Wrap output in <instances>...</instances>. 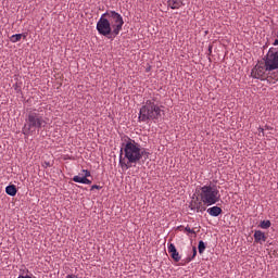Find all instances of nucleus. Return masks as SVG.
I'll list each match as a JSON object with an SVG mask.
<instances>
[{
    "label": "nucleus",
    "instance_id": "24",
    "mask_svg": "<svg viewBox=\"0 0 278 278\" xmlns=\"http://www.w3.org/2000/svg\"><path fill=\"white\" fill-rule=\"evenodd\" d=\"M262 134V136H264V128L260 127L258 128V136Z\"/></svg>",
    "mask_w": 278,
    "mask_h": 278
},
{
    "label": "nucleus",
    "instance_id": "5",
    "mask_svg": "<svg viewBox=\"0 0 278 278\" xmlns=\"http://www.w3.org/2000/svg\"><path fill=\"white\" fill-rule=\"evenodd\" d=\"M199 197L201 202L206 206L217 204L222 198L218 186L212 182L200 187Z\"/></svg>",
    "mask_w": 278,
    "mask_h": 278
},
{
    "label": "nucleus",
    "instance_id": "14",
    "mask_svg": "<svg viewBox=\"0 0 278 278\" xmlns=\"http://www.w3.org/2000/svg\"><path fill=\"white\" fill-rule=\"evenodd\" d=\"M5 193L9 195V197H12L14 198L16 194H17V188L16 186L14 185H9L5 187Z\"/></svg>",
    "mask_w": 278,
    "mask_h": 278
},
{
    "label": "nucleus",
    "instance_id": "15",
    "mask_svg": "<svg viewBox=\"0 0 278 278\" xmlns=\"http://www.w3.org/2000/svg\"><path fill=\"white\" fill-rule=\"evenodd\" d=\"M22 37H23L24 39H26V35H23V34H14V35H12V36L10 37V41L13 42V43H15V42L20 41V40L22 39Z\"/></svg>",
    "mask_w": 278,
    "mask_h": 278
},
{
    "label": "nucleus",
    "instance_id": "7",
    "mask_svg": "<svg viewBox=\"0 0 278 278\" xmlns=\"http://www.w3.org/2000/svg\"><path fill=\"white\" fill-rule=\"evenodd\" d=\"M251 76L253 78L264 80V78H266V65H256L255 67H253L251 71Z\"/></svg>",
    "mask_w": 278,
    "mask_h": 278
},
{
    "label": "nucleus",
    "instance_id": "22",
    "mask_svg": "<svg viewBox=\"0 0 278 278\" xmlns=\"http://www.w3.org/2000/svg\"><path fill=\"white\" fill-rule=\"evenodd\" d=\"M192 261H194V257H193V256H188V257H186V260H185V264H189V263H191Z\"/></svg>",
    "mask_w": 278,
    "mask_h": 278
},
{
    "label": "nucleus",
    "instance_id": "12",
    "mask_svg": "<svg viewBox=\"0 0 278 278\" xmlns=\"http://www.w3.org/2000/svg\"><path fill=\"white\" fill-rule=\"evenodd\" d=\"M167 5L173 10H178L184 5V0H167Z\"/></svg>",
    "mask_w": 278,
    "mask_h": 278
},
{
    "label": "nucleus",
    "instance_id": "6",
    "mask_svg": "<svg viewBox=\"0 0 278 278\" xmlns=\"http://www.w3.org/2000/svg\"><path fill=\"white\" fill-rule=\"evenodd\" d=\"M265 70L268 72L278 70V51L270 48L265 56Z\"/></svg>",
    "mask_w": 278,
    "mask_h": 278
},
{
    "label": "nucleus",
    "instance_id": "21",
    "mask_svg": "<svg viewBox=\"0 0 278 278\" xmlns=\"http://www.w3.org/2000/svg\"><path fill=\"white\" fill-rule=\"evenodd\" d=\"M197 255H198V249H197V247H193L192 248V258H195Z\"/></svg>",
    "mask_w": 278,
    "mask_h": 278
},
{
    "label": "nucleus",
    "instance_id": "4",
    "mask_svg": "<svg viewBox=\"0 0 278 278\" xmlns=\"http://www.w3.org/2000/svg\"><path fill=\"white\" fill-rule=\"evenodd\" d=\"M48 118L43 116V114L39 113L36 109L29 111L26 116V124L23 128V135L29 136V134H34L36 129H42V127H47Z\"/></svg>",
    "mask_w": 278,
    "mask_h": 278
},
{
    "label": "nucleus",
    "instance_id": "2",
    "mask_svg": "<svg viewBox=\"0 0 278 278\" xmlns=\"http://www.w3.org/2000/svg\"><path fill=\"white\" fill-rule=\"evenodd\" d=\"M125 21L122 14L116 11H108L101 14L97 22L96 29L100 36L115 39L123 30Z\"/></svg>",
    "mask_w": 278,
    "mask_h": 278
},
{
    "label": "nucleus",
    "instance_id": "25",
    "mask_svg": "<svg viewBox=\"0 0 278 278\" xmlns=\"http://www.w3.org/2000/svg\"><path fill=\"white\" fill-rule=\"evenodd\" d=\"M212 53H213V46L210 45V46H208V54H212Z\"/></svg>",
    "mask_w": 278,
    "mask_h": 278
},
{
    "label": "nucleus",
    "instance_id": "8",
    "mask_svg": "<svg viewBox=\"0 0 278 278\" xmlns=\"http://www.w3.org/2000/svg\"><path fill=\"white\" fill-rule=\"evenodd\" d=\"M167 251H168V254H170V257L175 263H179L181 261V255L179 254V252L174 243H168Z\"/></svg>",
    "mask_w": 278,
    "mask_h": 278
},
{
    "label": "nucleus",
    "instance_id": "13",
    "mask_svg": "<svg viewBox=\"0 0 278 278\" xmlns=\"http://www.w3.org/2000/svg\"><path fill=\"white\" fill-rule=\"evenodd\" d=\"M73 181L75 184H80V185H87V186H90L92 185V180L86 178V177H80V176H74L73 177Z\"/></svg>",
    "mask_w": 278,
    "mask_h": 278
},
{
    "label": "nucleus",
    "instance_id": "17",
    "mask_svg": "<svg viewBox=\"0 0 278 278\" xmlns=\"http://www.w3.org/2000/svg\"><path fill=\"white\" fill-rule=\"evenodd\" d=\"M271 226L270 220H262L260 224V228L263 230H268Z\"/></svg>",
    "mask_w": 278,
    "mask_h": 278
},
{
    "label": "nucleus",
    "instance_id": "16",
    "mask_svg": "<svg viewBox=\"0 0 278 278\" xmlns=\"http://www.w3.org/2000/svg\"><path fill=\"white\" fill-rule=\"evenodd\" d=\"M205 250H206V243L203 240H200L198 244L199 254H204Z\"/></svg>",
    "mask_w": 278,
    "mask_h": 278
},
{
    "label": "nucleus",
    "instance_id": "10",
    "mask_svg": "<svg viewBox=\"0 0 278 278\" xmlns=\"http://www.w3.org/2000/svg\"><path fill=\"white\" fill-rule=\"evenodd\" d=\"M207 214L211 217H219L223 214V208L219 206H212L207 208Z\"/></svg>",
    "mask_w": 278,
    "mask_h": 278
},
{
    "label": "nucleus",
    "instance_id": "26",
    "mask_svg": "<svg viewBox=\"0 0 278 278\" xmlns=\"http://www.w3.org/2000/svg\"><path fill=\"white\" fill-rule=\"evenodd\" d=\"M45 167H50V162H45Z\"/></svg>",
    "mask_w": 278,
    "mask_h": 278
},
{
    "label": "nucleus",
    "instance_id": "1",
    "mask_svg": "<svg viewBox=\"0 0 278 278\" xmlns=\"http://www.w3.org/2000/svg\"><path fill=\"white\" fill-rule=\"evenodd\" d=\"M151 153L147 149L142 148L135 139L128 138V140L122 144L118 166L123 172H127L134 165H137L143 157L148 160Z\"/></svg>",
    "mask_w": 278,
    "mask_h": 278
},
{
    "label": "nucleus",
    "instance_id": "20",
    "mask_svg": "<svg viewBox=\"0 0 278 278\" xmlns=\"http://www.w3.org/2000/svg\"><path fill=\"white\" fill-rule=\"evenodd\" d=\"M93 190H102V187L99 185H92L90 188V191H93Z\"/></svg>",
    "mask_w": 278,
    "mask_h": 278
},
{
    "label": "nucleus",
    "instance_id": "11",
    "mask_svg": "<svg viewBox=\"0 0 278 278\" xmlns=\"http://www.w3.org/2000/svg\"><path fill=\"white\" fill-rule=\"evenodd\" d=\"M189 208L197 213L202 212V202L199 201V199L192 200L189 204Z\"/></svg>",
    "mask_w": 278,
    "mask_h": 278
},
{
    "label": "nucleus",
    "instance_id": "19",
    "mask_svg": "<svg viewBox=\"0 0 278 278\" xmlns=\"http://www.w3.org/2000/svg\"><path fill=\"white\" fill-rule=\"evenodd\" d=\"M83 174H84L83 178L85 179H88L89 177H91V172L88 169H83Z\"/></svg>",
    "mask_w": 278,
    "mask_h": 278
},
{
    "label": "nucleus",
    "instance_id": "3",
    "mask_svg": "<svg viewBox=\"0 0 278 278\" xmlns=\"http://www.w3.org/2000/svg\"><path fill=\"white\" fill-rule=\"evenodd\" d=\"M164 114V111L154 99L147 100L144 105L140 108L138 121L140 123H147L148 121H160Z\"/></svg>",
    "mask_w": 278,
    "mask_h": 278
},
{
    "label": "nucleus",
    "instance_id": "23",
    "mask_svg": "<svg viewBox=\"0 0 278 278\" xmlns=\"http://www.w3.org/2000/svg\"><path fill=\"white\" fill-rule=\"evenodd\" d=\"M17 278H33V277L29 275H18Z\"/></svg>",
    "mask_w": 278,
    "mask_h": 278
},
{
    "label": "nucleus",
    "instance_id": "9",
    "mask_svg": "<svg viewBox=\"0 0 278 278\" xmlns=\"http://www.w3.org/2000/svg\"><path fill=\"white\" fill-rule=\"evenodd\" d=\"M254 241L258 244H264L266 241V233L262 230H255L254 232Z\"/></svg>",
    "mask_w": 278,
    "mask_h": 278
},
{
    "label": "nucleus",
    "instance_id": "18",
    "mask_svg": "<svg viewBox=\"0 0 278 278\" xmlns=\"http://www.w3.org/2000/svg\"><path fill=\"white\" fill-rule=\"evenodd\" d=\"M185 231L188 233V236L190 235L197 236V231L192 229L189 225L185 227Z\"/></svg>",
    "mask_w": 278,
    "mask_h": 278
}]
</instances>
